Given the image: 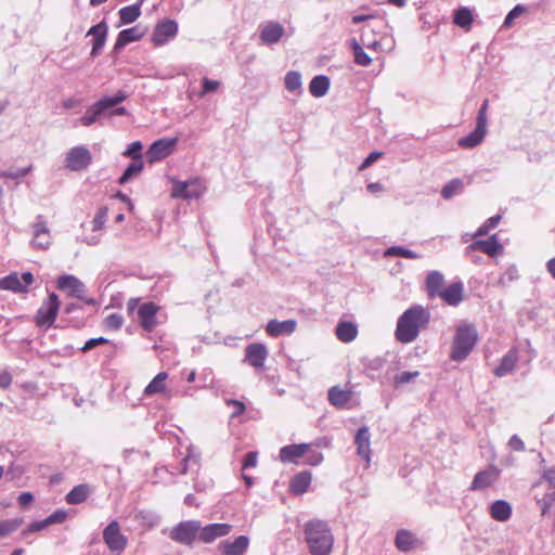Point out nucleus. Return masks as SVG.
<instances>
[{"mask_svg": "<svg viewBox=\"0 0 555 555\" xmlns=\"http://www.w3.org/2000/svg\"><path fill=\"white\" fill-rule=\"evenodd\" d=\"M269 351L266 345L260 343L249 344L245 348V361L257 371L264 369Z\"/></svg>", "mask_w": 555, "mask_h": 555, "instance_id": "9b49d317", "label": "nucleus"}, {"mask_svg": "<svg viewBox=\"0 0 555 555\" xmlns=\"http://www.w3.org/2000/svg\"><path fill=\"white\" fill-rule=\"evenodd\" d=\"M23 524L22 518L0 520V537L4 538L16 531Z\"/></svg>", "mask_w": 555, "mask_h": 555, "instance_id": "a18cd8bd", "label": "nucleus"}, {"mask_svg": "<svg viewBox=\"0 0 555 555\" xmlns=\"http://www.w3.org/2000/svg\"><path fill=\"white\" fill-rule=\"evenodd\" d=\"M31 167L17 169L15 171L9 170V171H0V178H9V179H20L25 177L29 171Z\"/></svg>", "mask_w": 555, "mask_h": 555, "instance_id": "052dcab7", "label": "nucleus"}, {"mask_svg": "<svg viewBox=\"0 0 555 555\" xmlns=\"http://www.w3.org/2000/svg\"><path fill=\"white\" fill-rule=\"evenodd\" d=\"M395 543L398 550L402 552H409L415 547L417 539L411 531L400 529L396 534Z\"/></svg>", "mask_w": 555, "mask_h": 555, "instance_id": "473e14b6", "label": "nucleus"}, {"mask_svg": "<svg viewBox=\"0 0 555 555\" xmlns=\"http://www.w3.org/2000/svg\"><path fill=\"white\" fill-rule=\"evenodd\" d=\"M297 322L293 319L279 321L270 320L266 326V332L271 337L289 335L295 332Z\"/></svg>", "mask_w": 555, "mask_h": 555, "instance_id": "b1692460", "label": "nucleus"}, {"mask_svg": "<svg viewBox=\"0 0 555 555\" xmlns=\"http://www.w3.org/2000/svg\"><path fill=\"white\" fill-rule=\"evenodd\" d=\"M310 449L309 443L289 444L280 449L279 457L283 463H297Z\"/></svg>", "mask_w": 555, "mask_h": 555, "instance_id": "412c9836", "label": "nucleus"}, {"mask_svg": "<svg viewBox=\"0 0 555 555\" xmlns=\"http://www.w3.org/2000/svg\"><path fill=\"white\" fill-rule=\"evenodd\" d=\"M190 465H198V456L189 452L178 467V474L185 475Z\"/></svg>", "mask_w": 555, "mask_h": 555, "instance_id": "4d7b16f0", "label": "nucleus"}, {"mask_svg": "<svg viewBox=\"0 0 555 555\" xmlns=\"http://www.w3.org/2000/svg\"><path fill=\"white\" fill-rule=\"evenodd\" d=\"M418 375H420L418 371H413V372L404 371V372L398 373L395 376L393 380H395V384L397 386H399V385L412 383Z\"/></svg>", "mask_w": 555, "mask_h": 555, "instance_id": "6e6d98bb", "label": "nucleus"}, {"mask_svg": "<svg viewBox=\"0 0 555 555\" xmlns=\"http://www.w3.org/2000/svg\"><path fill=\"white\" fill-rule=\"evenodd\" d=\"M500 477V469L490 465L485 470L477 473L470 483L469 490L477 491L492 486Z\"/></svg>", "mask_w": 555, "mask_h": 555, "instance_id": "2eb2a0df", "label": "nucleus"}, {"mask_svg": "<svg viewBox=\"0 0 555 555\" xmlns=\"http://www.w3.org/2000/svg\"><path fill=\"white\" fill-rule=\"evenodd\" d=\"M199 520H184L177 524L169 532V538L185 546H192L196 540L199 541Z\"/></svg>", "mask_w": 555, "mask_h": 555, "instance_id": "39448f33", "label": "nucleus"}, {"mask_svg": "<svg viewBox=\"0 0 555 555\" xmlns=\"http://www.w3.org/2000/svg\"><path fill=\"white\" fill-rule=\"evenodd\" d=\"M249 539L246 535H240L234 541H222L219 550L223 555H244L248 548Z\"/></svg>", "mask_w": 555, "mask_h": 555, "instance_id": "5701e85b", "label": "nucleus"}, {"mask_svg": "<svg viewBox=\"0 0 555 555\" xmlns=\"http://www.w3.org/2000/svg\"><path fill=\"white\" fill-rule=\"evenodd\" d=\"M142 143L140 141H134L128 145L126 151H124L122 155L125 157H131L133 160L142 159Z\"/></svg>", "mask_w": 555, "mask_h": 555, "instance_id": "603ef678", "label": "nucleus"}, {"mask_svg": "<svg viewBox=\"0 0 555 555\" xmlns=\"http://www.w3.org/2000/svg\"><path fill=\"white\" fill-rule=\"evenodd\" d=\"M284 35V26L276 21H270L260 26L259 38L261 43L264 46L276 44Z\"/></svg>", "mask_w": 555, "mask_h": 555, "instance_id": "f8f14e48", "label": "nucleus"}, {"mask_svg": "<svg viewBox=\"0 0 555 555\" xmlns=\"http://www.w3.org/2000/svg\"><path fill=\"white\" fill-rule=\"evenodd\" d=\"M350 48L353 52L354 63L360 66H369L372 63V59L363 50V47L357 39L350 41Z\"/></svg>", "mask_w": 555, "mask_h": 555, "instance_id": "ea45409f", "label": "nucleus"}, {"mask_svg": "<svg viewBox=\"0 0 555 555\" xmlns=\"http://www.w3.org/2000/svg\"><path fill=\"white\" fill-rule=\"evenodd\" d=\"M92 162V154L85 145L72 147L65 158L66 167L73 171L86 169Z\"/></svg>", "mask_w": 555, "mask_h": 555, "instance_id": "1a4fd4ad", "label": "nucleus"}, {"mask_svg": "<svg viewBox=\"0 0 555 555\" xmlns=\"http://www.w3.org/2000/svg\"><path fill=\"white\" fill-rule=\"evenodd\" d=\"M124 318L119 313H111L105 318L104 324L109 330H119L122 326Z\"/></svg>", "mask_w": 555, "mask_h": 555, "instance_id": "13d9d810", "label": "nucleus"}, {"mask_svg": "<svg viewBox=\"0 0 555 555\" xmlns=\"http://www.w3.org/2000/svg\"><path fill=\"white\" fill-rule=\"evenodd\" d=\"M336 336L343 343H351L358 335L357 325L352 322H340L336 326Z\"/></svg>", "mask_w": 555, "mask_h": 555, "instance_id": "72a5a7b5", "label": "nucleus"}, {"mask_svg": "<svg viewBox=\"0 0 555 555\" xmlns=\"http://www.w3.org/2000/svg\"><path fill=\"white\" fill-rule=\"evenodd\" d=\"M383 26V23H380V25H367L366 27L363 28V33L361 35V41L364 46H366L369 49H374V50H378L382 46L380 41L379 40H366V36H367V33H372V34H375L377 30L380 29V27Z\"/></svg>", "mask_w": 555, "mask_h": 555, "instance_id": "49530a36", "label": "nucleus"}, {"mask_svg": "<svg viewBox=\"0 0 555 555\" xmlns=\"http://www.w3.org/2000/svg\"><path fill=\"white\" fill-rule=\"evenodd\" d=\"M178 143V138H162L154 141L146 152L149 163L159 162L171 155Z\"/></svg>", "mask_w": 555, "mask_h": 555, "instance_id": "6e6552de", "label": "nucleus"}, {"mask_svg": "<svg viewBox=\"0 0 555 555\" xmlns=\"http://www.w3.org/2000/svg\"><path fill=\"white\" fill-rule=\"evenodd\" d=\"M220 81L219 80H212L207 77H204L202 79V91L199 92V98L205 96L208 93L215 92L219 89Z\"/></svg>", "mask_w": 555, "mask_h": 555, "instance_id": "5fc2aeb1", "label": "nucleus"}, {"mask_svg": "<svg viewBox=\"0 0 555 555\" xmlns=\"http://www.w3.org/2000/svg\"><path fill=\"white\" fill-rule=\"evenodd\" d=\"M487 127L476 122L475 130L459 140V146L463 149H474L485 139Z\"/></svg>", "mask_w": 555, "mask_h": 555, "instance_id": "bb28decb", "label": "nucleus"}, {"mask_svg": "<svg viewBox=\"0 0 555 555\" xmlns=\"http://www.w3.org/2000/svg\"><path fill=\"white\" fill-rule=\"evenodd\" d=\"M285 89L292 93L302 92L301 74L297 70H289L284 78Z\"/></svg>", "mask_w": 555, "mask_h": 555, "instance_id": "58836bf2", "label": "nucleus"}, {"mask_svg": "<svg viewBox=\"0 0 555 555\" xmlns=\"http://www.w3.org/2000/svg\"><path fill=\"white\" fill-rule=\"evenodd\" d=\"M140 15L141 9H139V5L131 4L128 7H124L119 10L120 24H131L135 22Z\"/></svg>", "mask_w": 555, "mask_h": 555, "instance_id": "a19ab883", "label": "nucleus"}, {"mask_svg": "<svg viewBox=\"0 0 555 555\" xmlns=\"http://www.w3.org/2000/svg\"><path fill=\"white\" fill-rule=\"evenodd\" d=\"M108 27L105 21L92 26L87 36H93V43L91 49V55L96 56L105 44L107 37Z\"/></svg>", "mask_w": 555, "mask_h": 555, "instance_id": "4be33fe9", "label": "nucleus"}, {"mask_svg": "<svg viewBox=\"0 0 555 555\" xmlns=\"http://www.w3.org/2000/svg\"><path fill=\"white\" fill-rule=\"evenodd\" d=\"M311 473L310 472H301L296 474L289 482V491L295 495H301L307 492L310 483H311Z\"/></svg>", "mask_w": 555, "mask_h": 555, "instance_id": "c85d7f7f", "label": "nucleus"}, {"mask_svg": "<svg viewBox=\"0 0 555 555\" xmlns=\"http://www.w3.org/2000/svg\"><path fill=\"white\" fill-rule=\"evenodd\" d=\"M473 23V15L469 9L461 8L454 13V24L462 28H468Z\"/></svg>", "mask_w": 555, "mask_h": 555, "instance_id": "c03bdc74", "label": "nucleus"}, {"mask_svg": "<svg viewBox=\"0 0 555 555\" xmlns=\"http://www.w3.org/2000/svg\"><path fill=\"white\" fill-rule=\"evenodd\" d=\"M232 530V526L225 522H215L202 527L199 529V542L209 544L218 538L228 535Z\"/></svg>", "mask_w": 555, "mask_h": 555, "instance_id": "4468645a", "label": "nucleus"}, {"mask_svg": "<svg viewBox=\"0 0 555 555\" xmlns=\"http://www.w3.org/2000/svg\"><path fill=\"white\" fill-rule=\"evenodd\" d=\"M31 227H33V232H34L33 238L40 237L41 235L50 234V230L47 225V222H46L43 216H41V215H38L36 217V220Z\"/></svg>", "mask_w": 555, "mask_h": 555, "instance_id": "3c124183", "label": "nucleus"}, {"mask_svg": "<svg viewBox=\"0 0 555 555\" xmlns=\"http://www.w3.org/2000/svg\"><path fill=\"white\" fill-rule=\"evenodd\" d=\"M143 168L144 164L142 159L132 160V163H130L128 167L125 169L118 182L120 184H126L133 177L138 176L143 170Z\"/></svg>", "mask_w": 555, "mask_h": 555, "instance_id": "79ce46f5", "label": "nucleus"}, {"mask_svg": "<svg viewBox=\"0 0 555 555\" xmlns=\"http://www.w3.org/2000/svg\"><path fill=\"white\" fill-rule=\"evenodd\" d=\"M158 307L153 302L142 304L138 309V318L145 331H153L156 325V313Z\"/></svg>", "mask_w": 555, "mask_h": 555, "instance_id": "6ab92c4d", "label": "nucleus"}, {"mask_svg": "<svg viewBox=\"0 0 555 555\" xmlns=\"http://www.w3.org/2000/svg\"><path fill=\"white\" fill-rule=\"evenodd\" d=\"M500 220H501V216L500 215H495V216L490 217L489 219H487L478 228V230L474 234V237L487 235L490 232V230L496 228V225L499 224Z\"/></svg>", "mask_w": 555, "mask_h": 555, "instance_id": "de8ad7c7", "label": "nucleus"}, {"mask_svg": "<svg viewBox=\"0 0 555 555\" xmlns=\"http://www.w3.org/2000/svg\"><path fill=\"white\" fill-rule=\"evenodd\" d=\"M304 456L306 457L305 462L312 466H317L323 461V454L311 447Z\"/></svg>", "mask_w": 555, "mask_h": 555, "instance_id": "bf43d9fd", "label": "nucleus"}, {"mask_svg": "<svg viewBox=\"0 0 555 555\" xmlns=\"http://www.w3.org/2000/svg\"><path fill=\"white\" fill-rule=\"evenodd\" d=\"M108 343V339L104 338V337H95V338H90L89 340H87L85 343V345L81 347V351L82 352H88L90 351L91 349H93L94 347L99 346V345H103V344H107Z\"/></svg>", "mask_w": 555, "mask_h": 555, "instance_id": "0e129e2a", "label": "nucleus"}, {"mask_svg": "<svg viewBox=\"0 0 555 555\" xmlns=\"http://www.w3.org/2000/svg\"><path fill=\"white\" fill-rule=\"evenodd\" d=\"M350 399L351 391L349 390L341 389L337 386H334L328 390V401L337 408L345 406Z\"/></svg>", "mask_w": 555, "mask_h": 555, "instance_id": "e433bc0d", "label": "nucleus"}, {"mask_svg": "<svg viewBox=\"0 0 555 555\" xmlns=\"http://www.w3.org/2000/svg\"><path fill=\"white\" fill-rule=\"evenodd\" d=\"M143 37V31H141L139 26H134L131 28H126L121 30L114 46V51H119L124 47H126L130 42H134L140 40Z\"/></svg>", "mask_w": 555, "mask_h": 555, "instance_id": "cd10ccee", "label": "nucleus"}, {"mask_svg": "<svg viewBox=\"0 0 555 555\" xmlns=\"http://www.w3.org/2000/svg\"><path fill=\"white\" fill-rule=\"evenodd\" d=\"M107 212H108V209L106 207H101L96 211V214L92 220V230L93 231H100L103 229V227L107 220Z\"/></svg>", "mask_w": 555, "mask_h": 555, "instance_id": "864d4df0", "label": "nucleus"}, {"mask_svg": "<svg viewBox=\"0 0 555 555\" xmlns=\"http://www.w3.org/2000/svg\"><path fill=\"white\" fill-rule=\"evenodd\" d=\"M330 78L325 75L313 77L309 83V91L314 98L324 96L330 89Z\"/></svg>", "mask_w": 555, "mask_h": 555, "instance_id": "f704fd0d", "label": "nucleus"}, {"mask_svg": "<svg viewBox=\"0 0 555 555\" xmlns=\"http://www.w3.org/2000/svg\"><path fill=\"white\" fill-rule=\"evenodd\" d=\"M103 541L114 555H121L128 545V538L121 533L117 520H112L103 530Z\"/></svg>", "mask_w": 555, "mask_h": 555, "instance_id": "423d86ee", "label": "nucleus"}, {"mask_svg": "<svg viewBox=\"0 0 555 555\" xmlns=\"http://www.w3.org/2000/svg\"><path fill=\"white\" fill-rule=\"evenodd\" d=\"M481 250L485 254L494 257L503 250L502 244L498 240V235L493 234L487 240H476L466 247V251Z\"/></svg>", "mask_w": 555, "mask_h": 555, "instance_id": "a211bd4d", "label": "nucleus"}, {"mask_svg": "<svg viewBox=\"0 0 555 555\" xmlns=\"http://www.w3.org/2000/svg\"><path fill=\"white\" fill-rule=\"evenodd\" d=\"M519 354L517 348H512L502 358L500 364L494 369L493 373L498 377H503L514 371L518 362Z\"/></svg>", "mask_w": 555, "mask_h": 555, "instance_id": "393cba45", "label": "nucleus"}, {"mask_svg": "<svg viewBox=\"0 0 555 555\" xmlns=\"http://www.w3.org/2000/svg\"><path fill=\"white\" fill-rule=\"evenodd\" d=\"M508 447L514 450V451H518V452H522L525 451L526 447H525V443L524 441L520 439L519 436L517 435H513L509 440H508Z\"/></svg>", "mask_w": 555, "mask_h": 555, "instance_id": "338daca9", "label": "nucleus"}, {"mask_svg": "<svg viewBox=\"0 0 555 555\" xmlns=\"http://www.w3.org/2000/svg\"><path fill=\"white\" fill-rule=\"evenodd\" d=\"M489 512L494 520L503 522L511 518L512 506L505 500H496L490 505Z\"/></svg>", "mask_w": 555, "mask_h": 555, "instance_id": "c756f323", "label": "nucleus"}, {"mask_svg": "<svg viewBox=\"0 0 555 555\" xmlns=\"http://www.w3.org/2000/svg\"><path fill=\"white\" fill-rule=\"evenodd\" d=\"M178 33V24L173 20H165L158 23L152 34V41L156 46L166 44Z\"/></svg>", "mask_w": 555, "mask_h": 555, "instance_id": "ddd939ff", "label": "nucleus"}, {"mask_svg": "<svg viewBox=\"0 0 555 555\" xmlns=\"http://www.w3.org/2000/svg\"><path fill=\"white\" fill-rule=\"evenodd\" d=\"M462 181L460 179H453L449 181L441 190V196L446 199L454 196L462 189Z\"/></svg>", "mask_w": 555, "mask_h": 555, "instance_id": "09e8293b", "label": "nucleus"}, {"mask_svg": "<svg viewBox=\"0 0 555 555\" xmlns=\"http://www.w3.org/2000/svg\"><path fill=\"white\" fill-rule=\"evenodd\" d=\"M168 378L167 372H159L144 388V397H153L155 395H164L170 397L171 392L168 390L166 380Z\"/></svg>", "mask_w": 555, "mask_h": 555, "instance_id": "aec40b11", "label": "nucleus"}, {"mask_svg": "<svg viewBox=\"0 0 555 555\" xmlns=\"http://www.w3.org/2000/svg\"><path fill=\"white\" fill-rule=\"evenodd\" d=\"M464 286L462 282L451 283L447 288L438 295L449 306H457L463 300Z\"/></svg>", "mask_w": 555, "mask_h": 555, "instance_id": "a878e982", "label": "nucleus"}, {"mask_svg": "<svg viewBox=\"0 0 555 555\" xmlns=\"http://www.w3.org/2000/svg\"><path fill=\"white\" fill-rule=\"evenodd\" d=\"M540 489L543 490V494L539 496L537 492L535 498L542 515H545L555 502V487L543 486Z\"/></svg>", "mask_w": 555, "mask_h": 555, "instance_id": "c9c22d12", "label": "nucleus"}, {"mask_svg": "<svg viewBox=\"0 0 555 555\" xmlns=\"http://www.w3.org/2000/svg\"><path fill=\"white\" fill-rule=\"evenodd\" d=\"M0 288L12 291L15 293H24L25 284H22L17 273L9 274L0 280Z\"/></svg>", "mask_w": 555, "mask_h": 555, "instance_id": "4c0bfd02", "label": "nucleus"}, {"mask_svg": "<svg viewBox=\"0 0 555 555\" xmlns=\"http://www.w3.org/2000/svg\"><path fill=\"white\" fill-rule=\"evenodd\" d=\"M478 340L477 330L473 324H461L456 327L450 358L453 361H464Z\"/></svg>", "mask_w": 555, "mask_h": 555, "instance_id": "7ed1b4c3", "label": "nucleus"}, {"mask_svg": "<svg viewBox=\"0 0 555 555\" xmlns=\"http://www.w3.org/2000/svg\"><path fill=\"white\" fill-rule=\"evenodd\" d=\"M444 283L443 274L439 271H430L426 278V292L430 298L438 297Z\"/></svg>", "mask_w": 555, "mask_h": 555, "instance_id": "7c9ffc66", "label": "nucleus"}, {"mask_svg": "<svg viewBox=\"0 0 555 555\" xmlns=\"http://www.w3.org/2000/svg\"><path fill=\"white\" fill-rule=\"evenodd\" d=\"M488 106H489V101L485 100L478 111L477 119H476L477 124L486 126V127L488 125V117H487Z\"/></svg>", "mask_w": 555, "mask_h": 555, "instance_id": "69168bd1", "label": "nucleus"}, {"mask_svg": "<svg viewBox=\"0 0 555 555\" xmlns=\"http://www.w3.org/2000/svg\"><path fill=\"white\" fill-rule=\"evenodd\" d=\"M543 486L555 487V466L544 470L540 480L535 482L534 489L539 491Z\"/></svg>", "mask_w": 555, "mask_h": 555, "instance_id": "8fccbe9b", "label": "nucleus"}, {"mask_svg": "<svg viewBox=\"0 0 555 555\" xmlns=\"http://www.w3.org/2000/svg\"><path fill=\"white\" fill-rule=\"evenodd\" d=\"M204 193V186L198 179L189 181H175L171 190L173 198L196 199Z\"/></svg>", "mask_w": 555, "mask_h": 555, "instance_id": "9d476101", "label": "nucleus"}, {"mask_svg": "<svg viewBox=\"0 0 555 555\" xmlns=\"http://www.w3.org/2000/svg\"><path fill=\"white\" fill-rule=\"evenodd\" d=\"M57 288L61 291H69L70 296L85 300L86 286L74 275H62L57 279Z\"/></svg>", "mask_w": 555, "mask_h": 555, "instance_id": "f3484780", "label": "nucleus"}, {"mask_svg": "<svg viewBox=\"0 0 555 555\" xmlns=\"http://www.w3.org/2000/svg\"><path fill=\"white\" fill-rule=\"evenodd\" d=\"M91 494V489L87 483L75 486L65 496L67 504L76 505L85 502Z\"/></svg>", "mask_w": 555, "mask_h": 555, "instance_id": "2f4dec72", "label": "nucleus"}, {"mask_svg": "<svg viewBox=\"0 0 555 555\" xmlns=\"http://www.w3.org/2000/svg\"><path fill=\"white\" fill-rule=\"evenodd\" d=\"M31 245L35 248L48 249L51 245V235L46 234L41 235L40 237L33 238Z\"/></svg>", "mask_w": 555, "mask_h": 555, "instance_id": "680f3d73", "label": "nucleus"}, {"mask_svg": "<svg viewBox=\"0 0 555 555\" xmlns=\"http://www.w3.org/2000/svg\"><path fill=\"white\" fill-rule=\"evenodd\" d=\"M67 518V512L64 509H57L47 517L49 525L62 524Z\"/></svg>", "mask_w": 555, "mask_h": 555, "instance_id": "e2e57ef3", "label": "nucleus"}, {"mask_svg": "<svg viewBox=\"0 0 555 555\" xmlns=\"http://www.w3.org/2000/svg\"><path fill=\"white\" fill-rule=\"evenodd\" d=\"M384 255H385V257H403V258H408V259H417L421 257L417 253H415L406 247H403V246L388 247L385 250Z\"/></svg>", "mask_w": 555, "mask_h": 555, "instance_id": "37998d69", "label": "nucleus"}, {"mask_svg": "<svg viewBox=\"0 0 555 555\" xmlns=\"http://www.w3.org/2000/svg\"><path fill=\"white\" fill-rule=\"evenodd\" d=\"M60 309V300L56 294L52 293L48 299L38 309L35 321L39 327H50L53 325Z\"/></svg>", "mask_w": 555, "mask_h": 555, "instance_id": "0eeeda50", "label": "nucleus"}, {"mask_svg": "<svg viewBox=\"0 0 555 555\" xmlns=\"http://www.w3.org/2000/svg\"><path fill=\"white\" fill-rule=\"evenodd\" d=\"M354 444L357 447V454L369 466L371 463V434L367 426H362L358 429L354 436Z\"/></svg>", "mask_w": 555, "mask_h": 555, "instance_id": "dca6fc26", "label": "nucleus"}, {"mask_svg": "<svg viewBox=\"0 0 555 555\" xmlns=\"http://www.w3.org/2000/svg\"><path fill=\"white\" fill-rule=\"evenodd\" d=\"M430 312L421 305L408 308L397 320L395 337L401 344H411L430 322Z\"/></svg>", "mask_w": 555, "mask_h": 555, "instance_id": "f257e3e1", "label": "nucleus"}, {"mask_svg": "<svg viewBox=\"0 0 555 555\" xmlns=\"http://www.w3.org/2000/svg\"><path fill=\"white\" fill-rule=\"evenodd\" d=\"M257 452L250 451L248 452L243 460V469L251 468L257 465Z\"/></svg>", "mask_w": 555, "mask_h": 555, "instance_id": "774afa93", "label": "nucleus"}, {"mask_svg": "<svg viewBox=\"0 0 555 555\" xmlns=\"http://www.w3.org/2000/svg\"><path fill=\"white\" fill-rule=\"evenodd\" d=\"M127 99V94L125 91L119 90L113 96H103L93 103L90 107L87 108L83 116L80 117L79 121L85 127H90L96 121L100 120L101 117L106 116L108 109L114 106L120 104Z\"/></svg>", "mask_w": 555, "mask_h": 555, "instance_id": "20e7f679", "label": "nucleus"}, {"mask_svg": "<svg viewBox=\"0 0 555 555\" xmlns=\"http://www.w3.org/2000/svg\"><path fill=\"white\" fill-rule=\"evenodd\" d=\"M305 540L311 555H330L334 535L325 520L311 519L304 527Z\"/></svg>", "mask_w": 555, "mask_h": 555, "instance_id": "f03ea898", "label": "nucleus"}]
</instances>
